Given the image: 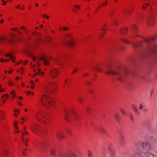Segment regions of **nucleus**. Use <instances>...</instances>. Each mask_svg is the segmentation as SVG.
I'll list each match as a JSON object with an SVG mask.
<instances>
[{"mask_svg": "<svg viewBox=\"0 0 157 157\" xmlns=\"http://www.w3.org/2000/svg\"><path fill=\"white\" fill-rule=\"evenodd\" d=\"M70 36V34H67L65 35V36L67 37H68Z\"/></svg>", "mask_w": 157, "mask_h": 157, "instance_id": "nucleus-51", "label": "nucleus"}, {"mask_svg": "<svg viewBox=\"0 0 157 157\" xmlns=\"http://www.w3.org/2000/svg\"><path fill=\"white\" fill-rule=\"evenodd\" d=\"M4 90L3 89H0V92H4Z\"/></svg>", "mask_w": 157, "mask_h": 157, "instance_id": "nucleus-56", "label": "nucleus"}, {"mask_svg": "<svg viewBox=\"0 0 157 157\" xmlns=\"http://www.w3.org/2000/svg\"><path fill=\"white\" fill-rule=\"evenodd\" d=\"M88 157H93V155L91 152L89 150L87 151Z\"/></svg>", "mask_w": 157, "mask_h": 157, "instance_id": "nucleus-28", "label": "nucleus"}, {"mask_svg": "<svg viewBox=\"0 0 157 157\" xmlns=\"http://www.w3.org/2000/svg\"><path fill=\"white\" fill-rule=\"evenodd\" d=\"M141 43L139 44H135L133 45V47L135 49H137L141 47Z\"/></svg>", "mask_w": 157, "mask_h": 157, "instance_id": "nucleus-18", "label": "nucleus"}, {"mask_svg": "<svg viewBox=\"0 0 157 157\" xmlns=\"http://www.w3.org/2000/svg\"><path fill=\"white\" fill-rule=\"evenodd\" d=\"M120 137H121V138L122 139V140H123L124 139V136H123V135L121 134L120 135Z\"/></svg>", "mask_w": 157, "mask_h": 157, "instance_id": "nucleus-53", "label": "nucleus"}, {"mask_svg": "<svg viewBox=\"0 0 157 157\" xmlns=\"http://www.w3.org/2000/svg\"><path fill=\"white\" fill-rule=\"evenodd\" d=\"M114 117L117 122H118L120 120V117L119 114L117 113H116L114 115Z\"/></svg>", "mask_w": 157, "mask_h": 157, "instance_id": "nucleus-19", "label": "nucleus"}, {"mask_svg": "<svg viewBox=\"0 0 157 157\" xmlns=\"http://www.w3.org/2000/svg\"><path fill=\"white\" fill-rule=\"evenodd\" d=\"M10 94L12 98H14L15 96V93L14 90H12L10 92Z\"/></svg>", "mask_w": 157, "mask_h": 157, "instance_id": "nucleus-27", "label": "nucleus"}, {"mask_svg": "<svg viewBox=\"0 0 157 157\" xmlns=\"http://www.w3.org/2000/svg\"><path fill=\"white\" fill-rule=\"evenodd\" d=\"M31 83L32 84H34V82L33 80L31 81Z\"/></svg>", "mask_w": 157, "mask_h": 157, "instance_id": "nucleus-58", "label": "nucleus"}, {"mask_svg": "<svg viewBox=\"0 0 157 157\" xmlns=\"http://www.w3.org/2000/svg\"><path fill=\"white\" fill-rule=\"evenodd\" d=\"M35 117L36 119L40 121H41V119L40 117H41L42 118V121L44 123H46V119L47 118L46 116L43 115L41 113H36L35 114Z\"/></svg>", "mask_w": 157, "mask_h": 157, "instance_id": "nucleus-5", "label": "nucleus"}, {"mask_svg": "<svg viewBox=\"0 0 157 157\" xmlns=\"http://www.w3.org/2000/svg\"><path fill=\"white\" fill-rule=\"evenodd\" d=\"M0 22L1 23H2L3 22V20L2 19L0 21Z\"/></svg>", "mask_w": 157, "mask_h": 157, "instance_id": "nucleus-63", "label": "nucleus"}, {"mask_svg": "<svg viewBox=\"0 0 157 157\" xmlns=\"http://www.w3.org/2000/svg\"><path fill=\"white\" fill-rule=\"evenodd\" d=\"M63 29L64 31H66L68 29V28L66 27H64L63 28Z\"/></svg>", "mask_w": 157, "mask_h": 157, "instance_id": "nucleus-45", "label": "nucleus"}, {"mask_svg": "<svg viewBox=\"0 0 157 157\" xmlns=\"http://www.w3.org/2000/svg\"><path fill=\"white\" fill-rule=\"evenodd\" d=\"M104 36V34H101L98 36V37L99 39H101V37L103 36Z\"/></svg>", "mask_w": 157, "mask_h": 157, "instance_id": "nucleus-43", "label": "nucleus"}, {"mask_svg": "<svg viewBox=\"0 0 157 157\" xmlns=\"http://www.w3.org/2000/svg\"><path fill=\"white\" fill-rule=\"evenodd\" d=\"M136 147L138 153H134L132 157H157L149 151L151 147L147 142H139L136 145Z\"/></svg>", "mask_w": 157, "mask_h": 157, "instance_id": "nucleus-2", "label": "nucleus"}, {"mask_svg": "<svg viewBox=\"0 0 157 157\" xmlns=\"http://www.w3.org/2000/svg\"><path fill=\"white\" fill-rule=\"evenodd\" d=\"M132 107L133 109H134V110H135V109H136L137 108L134 105H132Z\"/></svg>", "mask_w": 157, "mask_h": 157, "instance_id": "nucleus-50", "label": "nucleus"}, {"mask_svg": "<svg viewBox=\"0 0 157 157\" xmlns=\"http://www.w3.org/2000/svg\"><path fill=\"white\" fill-rule=\"evenodd\" d=\"M39 59L41 60H43L44 61V65H46L49 64L48 60L44 56H43L42 57L39 58Z\"/></svg>", "mask_w": 157, "mask_h": 157, "instance_id": "nucleus-8", "label": "nucleus"}, {"mask_svg": "<svg viewBox=\"0 0 157 157\" xmlns=\"http://www.w3.org/2000/svg\"><path fill=\"white\" fill-rule=\"evenodd\" d=\"M143 110L145 113H147V109L146 108H144Z\"/></svg>", "mask_w": 157, "mask_h": 157, "instance_id": "nucleus-38", "label": "nucleus"}, {"mask_svg": "<svg viewBox=\"0 0 157 157\" xmlns=\"http://www.w3.org/2000/svg\"><path fill=\"white\" fill-rule=\"evenodd\" d=\"M49 75L53 78L56 77L59 74L58 70L56 68H53L50 70Z\"/></svg>", "mask_w": 157, "mask_h": 157, "instance_id": "nucleus-4", "label": "nucleus"}, {"mask_svg": "<svg viewBox=\"0 0 157 157\" xmlns=\"http://www.w3.org/2000/svg\"><path fill=\"white\" fill-rule=\"evenodd\" d=\"M114 11L112 10L110 12V15H112L114 13Z\"/></svg>", "mask_w": 157, "mask_h": 157, "instance_id": "nucleus-49", "label": "nucleus"}, {"mask_svg": "<svg viewBox=\"0 0 157 157\" xmlns=\"http://www.w3.org/2000/svg\"><path fill=\"white\" fill-rule=\"evenodd\" d=\"M123 41L126 43H130L129 42H128V41L127 40H126V39L123 40Z\"/></svg>", "mask_w": 157, "mask_h": 157, "instance_id": "nucleus-46", "label": "nucleus"}, {"mask_svg": "<svg viewBox=\"0 0 157 157\" xmlns=\"http://www.w3.org/2000/svg\"><path fill=\"white\" fill-rule=\"evenodd\" d=\"M108 149L112 156L113 157L114 155V153L112 148L111 145H109L108 146Z\"/></svg>", "mask_w": 157, "mask_h": 157, "instance_id": "nucleus-13", "label": "nucleus"}, {"mask_svg": "<svg viewBox=\"0 0 157 157\" xmlns=\"http://www.w3.org/2000/svg\"><path fill=\"white\" fill-rule=\"evenodd\" d=\"M105 29L106 27L105 26H104L102 28L101 30L102 31L105 30Z\"/></svg>", "mask_w": 157, "mask_h": 157, "instance_id": "nucleus-48", "label": "nucleus"}, {"mask_svg": "<svg viewBox=\"0 0 157 157\" xmlns=\"http://www.w3.org/2000/svg\"><path fill=\"white\" fill-rule=\"evenodd\" d=\"M99 131L102 134H105V135H107V133L106 131L104 129V128L102 126H100L98 128Z\"/></svg>", "mask_w": 157, "mask_h": 157, "instance_id": "nucleus-10", "label": "nucleus"}, {"mask_svg": "<svg viewBox=\"0 0 157 157\" xmlns=\"http://www.w3.org/2000/svg\"><path fill=\"white\" fill-rule=\"evenodd\" d=\"M75 43L74 40H71L70 42H65V44L66 45L72 47L74 45Z\"/></svg>", "mask_w": 157, "mask_h": 157, "instance_id": "nucleus-9", "label": "nucleus"}, {"mask_svg": "<svg viewBox=\"0 0 157 157\" xmlns=\"http://www.w3.org/2000/svg\"><path fill=\"white\" fill-rule=\"evenodd\" d=\"M25 93H27L28 94H29L30 93V91H28L25 92Z\"/></svg>", "mask_w": 157, "mask_h": 157, "instance_id": "nucleus-60", "label": "nucleus"}, {"mask_svg": "<svg viewBox=\"0 0 157 157\" xmlns=\"http://www.w3.org/2000/svg\"><path fill=\"white\" fill-rule=\"evenodd\" d=\"M134 111L137 114H139V113L138 110L137 109H135V110H134Z\"/></svg>", "mask_w": 157, "mask_h": 157, "instance_id": "nucleus-47", "label": "nucleus"}, {"mask_svg": "<svg viewBox=\"0 0 157 157\" xmlns=\"http://www.w3.org/2000/svg\"><path fill=\"white\" fill-rule=\"evenodd\" d=\"M5 38L3 36H1L0 38V40L1 42H2L3 41L5 40Z\"/></svg>", "mask_w": 157, "mask_h": 157, "instance_id": "nucleus-35", "label": "nucleus"}, {"mask_svg": "<svg viewBox=\"0 0 157 157\" xmlns=\"http://www.w3.org/2000/svg\"><path fill=\"white\" fill-rule=\"evenodd\" d=\"M16 7L18 9H19L21 8V6L20 5H18L16 6Z\"/></svg>", "mask_w": 157, "mask_h": 157, "instance_id": "nucleus-52", "label": "nucleus"}, {"mask_svg": "<svg viewBox=\"0 0 157 157\" xmlns=\"http://www.w3.org/2000/svg\"><path fill=\"white\" fill-rule=\"evenodd\" d=\"M38 70L39 72H36L35 74L34 75V76H35L36 75H44V72H41L40 69H38Z\"/></svg>", "mask_w": 157, "mask_h": 157, "instance_id": "nucleus-21", "label": "nucleus"}, {"mask_svg": "<svg viewBox=\"0 0 157 157\" xmlns=\"http://www.w3.org/2000/svg\"><path fill=\"white\" fill-rule=\"evenodd\" d=\"M2 1L3 2V3H2V5H5L6 4V2L4 1V0H2Z\"/></svg>", "mask_w": 157, "mask_h": 157, "instance_id": "nucleus-55", "label": "nucleus"}, {"mask_svg": "<svg viewBox=\"0 0 157 157\" xmlns=\"http://www.w3.org/2000/svg\"><path fill=\"white\" fill-rule=\"evenodd\" d=\"M129 116L131 121H134V118L133 116L132 115H129Z\"/></svg>", "mask_w": 157, "mask_h": 157, "instance_id": "nucleus-30", "label": "nucleus"}, {"mask_svg": "<svg viewBox=\"0 0 157 157\" xmlns=\"http://www.w3.org/2000/svg\"><path fill=\"white\" fill-rule=\"evenodd\" d=\"M8 84L10 86H11L12 85V83L10 82H8Z\"/></svg>", "mask_w": 157, "mask_h": 157, "instance_id": "nucleus-61", "label": "nucleus"}, {"mask_svg": "<svg viewBox=\"0 0 157 157\" xmlns=\"http://www.w3.org/2000/svg\"><path fill=\"white\" fill-rule=\"evenodd\" d=\"M6 56L7 57H9L10 59L12 60V62H15L14 59L15 58L10 54H6Z\"/></svg>", "mask_w": 157, "mask_h": 157, "instance_id": "nucleus-17", "label": "nucleus"}, {"mask_svg": "<svg viewBox=\"0 0 157 157\" xmlns=\"http://www.w3.org/2000/svg\"><path fill=\"white\" fill-rule=\"evenodd\" d=\"M57 63H58V64L59 65H61V63H60V60L59 59H58L57 60Z\"/></svg>", "mask_w": 157, "mask_h": 157, "instance_id": "nucleus-42", "label": "nucleus"}, {"mask_svg": "<svg viewBox=\"0 0 157 157\" xmlns=\"http://www.w3.org/2000/svg\"><path fill=\"white\" fill-rule=\"evenodd\" d=\"M123 71L125 75H127V73L128 72V71L125 69L121 67H119L117 69V70L114 71L113 70H110L106 72L107 74H111L112 75H117V78L119 81L121 82L122 81L123 79L124 78V76L123 74L121 73V72Z\"/></svg>", "mask_w": 157, "mask_h": 157, "instance_id": "nucleus-3", "label": "nucleus"}, {"mask_svg": "<svg viewBox=\"0 0 157 157\" xmlns=\"http://www.w3.org/2000/svg\"><path fill=\"white\" fill-rule=\"evenodd\" d=\"M35 5L36 6H38V4L37 3H36L35 4Z\"/></svg>", "mask_w": 157, "mask_h": 157, "instance_id": "nucleus-64", "label": "nucleus"}, {"mask_svg": "<svg viewBox=\"0 0 157 157\" xmlns=\"http://www.w3.org/2000/svg\"><path fill=\"white\" fill-rule=\"evenodd\" d=\"M146 56V54H144V53H143V54H142L141 55V57L142 59H144V58H145Z\"/></svg>", "mask_w": 157, "mask_h": 157, "instance_id": "nucleus-33", "label": "nucleus"}, {"mask_svg": "<svg viewBox=\"0 0 157 157\" xmlns=\"http://www.w3.org/2000/svg\"><path fill=\"white\" fill-rule=\"evenodd\" d=\"M144 108V105L142 103L139 104V107H138L139 109L140 110H143Z\"/></svg>", "mask_w": 157, "mask_h": 157, "instance_id": "nucleus-24", "label": "nucleus"}, {"mask_svg": "<svg viewBox=\"0 0 157 157\" xmlns=\"http://www.w3.org/2000/svg\"><path fill=\"white\" fill-rule=\"evenodd\" d=\"M50 152L52 155H54L55 153V151L53 149H52L50 151Z\"/></svg>", "mask_w": 157, "mask_h": 157, "instance_id": "nucleus-36", "label": "nucleus"}, {"mask_svg": "<svg viewBox=\"0 0 157 157\" xmlns=\"http://www.w3.org/2000/svg\"><path fill=\"white\" fill-rule=\"evenodd\" d=\"M56 136L57 138L59 139H62L64 137V136L62 135L61 133L59 132H56Z\"/></svg>", "mask_w": 157, "mask_h": 157, "instance_id": "nucleus-15", "label": "nucleus"}, {"mask_svg": "<svg viewBox=\"0 0 157 157\" xmlns=\"http://www.w3.org/2000/svg\"><path fill=\"white\" fill-rule=\"evenodd\" d=\"M17 124V123H16L15 121H14V126L15 128L16 129H17L18 128V127L16 125V124Z\"/></svg>", "mask_w": 157, "mask_h": 157, "instance_id": "nucleus-37", "label": "nucleus"}, {"mask_svg": "<svg viewBox=\"0 0 157 157\" xmlns=\"http://www.w3.org/2000/svg\"><path fill=\"white\" fill-rule=\"evenodd\" d=\"M83 101L82 99H79V102H82Z\"/></svg>", "mask_w": 157, "mask_h": 157, "instance_id": "nucleus-59", "label": "nucleus"}, {"mask_svg": "<svg viewBox=\"0 0 157 157\" xmlns=\"http://www.w3.org/2000/svg\"><path fill=\"white\" fill-rule=\"evenodd\" d=\"M87 92L91 95L94 94V90L91 89H88L87 90Z\"/></svg>", "mask_w": 157, "mask_h": 157, "instance_id": "nucleus-25", "label": "nucleus"}, {"mask_svg": "<svg viewBox=\"0 0 157 157\" xmlns=\"http://www.w3.org/2000/svg\"><path fill=\"white\" fill-rule=\"evenodd\" d=\"M0 60H1V61L2 62H5V61H6V62H7V61H8V60H8V59H5V61H4V60H3V59H2L1 58V59H0Z\"/></svg>", "mask_w": 157, "mask_h": 157, "instance_id": "nucleus-39", "label": "nucleus"}, {"mask_svg": "<svg viewBox=\"0 0 157 157\" xmlns=\"http://www.w3.org/2000/svg\"><path fill=\"white\" fill-rule=\"evenodd\" d=\"M157 48L155 45H152L149 49L150 51L153 54H155L156 52Z\"/></svg>", "mask_w": 157, "mask_h": 157, "instance_id": "nucleus-7", "label": "nucleus"}, {"mask_svg": "<svg viewBox=\"0 0 157 157\" xmlns=\"http://www.w3.org/2000/svg\"><path fill=\"white\" fill-rule=\"evenodd\" d=\"M6 98L7 99H9V95L8 94H5Z\"/></svg>", "mask_w": 157, "mask_h": 157, "instance_id": "nucleus-40", "label": "nucleus"}, {"mask_svg": "<svg viewBox=\"0 0 157 157\" xmlns=\"http://www.w3.org/2000/svg\"><path fill=\"white\" fill-rule=\"evenodd\" d=\"M107 3V1L106 0L105 2H103L102 3V4L101 6V7H104V6H105L106 5Z\"/></svg>", "mask_w": 157, "mask_h": 157, "instance_id": "nucleus-34", "label": "nucleus"}, {"mask_svg": "<svg viewBox=\"0 0 157 157\" xmlns=\"http://www.w3.org/2000/svg\"><path fill=\"white\" fill-rule=\"evenodd\" d=\"M4 113L2 111H0V120L1 119H4Z\"/></svg>", "mask_w": 157, "mask_h": 157, "instance_id": "nucleus-23", "label": "nucleus"}, {"mask_svg": "<svg viewBox=\"0 0 157 157\" xmlns=\"http://www.w3.org/2000/svg\"><path fill=\"white\" fill-rule=\"evenodd\" d=\"M120 110L123 116H125L126 115V112L124 110L121 108L120 109Z\"/></svg>", "mask_w": 157, "mask_h": 157, "instance_id": "nucleus-26", "label": "nucleus"}, {"mask_svg": "<svg viewBox=\"0 0 157 157\" xmlns=\"http://www.w3.org/2000/svg\"><path fill=\"white\" fill-rule=\"evenodd\" d=\"M154 19L151 17H150L149 18H148L147 22L149 24H151V23H152Z\"/></svg>", "mask_w": 157, "mask_h": 157, "instance_id": "nucleus-22", "label": "nucleus"}, {"mask_svg": "<svg viewBox=\"0 0 157 157\" xmlns=\"http://www.w3.org/2000/svg\"><path fill=\"white\" fill-rule=\"evenodd\" d=\"M21 140L24 142H25V141L24 140V139L22 137L21 138Z\"/></svg>", "mask_w": 157, "mask_h": 157, "instance_id": "nucleus-62", "label": "nucleus"}, {"mask_svg": "<svg viewBox=\"0 0 157 157\" xmlns=\"http://www.w3.org/2000/svg\"><path fill=\"white\" fill-rule=\"evenodd\" d=\"M131 30L133 33H134L137 32V29H136V26L135 25H133L132 29H131Z\"/></svg>", "mask_w": 157, "mask_h": 157, "instance_id": "nucleus-20", "label": "nucleus"}, {"mask_svg": "<svg viewBox=\"0 0 157 157\" xmlns=\"http://www.w3.org/2000/svg\"><path fill=\"white\" fill-rule=\"evenodd\" d=\"M154 39L153 38L144 39V42L147 43H150L151 41H153Z\"/></svg>", "mask_w": 157, "mask_h": 157, "instance_id": "nucleus-16", "label": "nucleus"}, {"mask_svg": "<svg viewBox=\"0 0 157 157\" xmlns=\"http://www.w3.org/2000/svg\"><path fill=\"white\" fill-rule=\"evenodd\" d=\"M130 12H131V10H127L126 11H124V14L125 15L126 13L129 14Z\"/></svg>", "mask_w": 157, "mask_h": 157, "instance_id": "nucleus-29", "label": "nucleus"}, {"mask_svg": "<svg viewBox=\"0 0 157 157\" xmlns=\"http://www.w3.org/2000/svg\"><path fill=\"white\" fill-rule=\"evenodd\" d=\"M32 130L34 133H37L40 130V126L38 124H34L30 126Z\"/></svg>", "mask_w": 157, "mask_h": 157, "instance_id": "nucleus-6", "label": "nucleus"}, {"mask_svg": "<svg viewBox=\"0 0 157 157\" xmlns=\"http://www.w3.org/2000/svg\"><path fill=\"white\" fill-rule=\"evenodd\" d=\"M128 29V28H126L124 29H120L119 32L121 34H125L126 33V31Z\"/></svg>", "mask_w": 157, "mask_h": 157, "instance_id": "nucleus-14", "label": "nucleus"}, {"mask_svg": "<svg viewBox=\"0 0 157 157\" xmlns=\"http://www.w3.org/2000/svg\"><path fill=\"white\" fill-rule=\"evenodd\" d=\"M57 85L54 82H51L44 86L39 98L41 103L44 105L49 107L53 105L54 102L52 98L46 95V94H52L56 90Z\"/></svg>", "mask_w": 157, "mask_h": 157, "instance_id": "nucleus-1", "label": "nucleus"}, {"mask_svg": "<svg viewBox=\"0 0 157 157\" xmlns=\"http://www.w3.org/2000/svg\"><path fill=\"white\" fill-rule=\"evenodd\" d=\"M86 111L87 112H88L89 113H90V112L91 111V109L89 107H87L86 108Z\"/></svg>", "mask_w": 157, "mask_h": 157, "instance_id": "nucleus-31", "label": "nucleus"}, {"mask_svg": "<svg viewBox=\"0 0 157 157\" xmlns=\"http://www.w3.org/2000/svg\"><path fill=\"white\" fill-rule=\"evenodd\" d=\"M67 132L69 133V134H70V135H71V132L70 131V129H67Z\"/></svg>", "mask_w": 157, "mask_h": 157, "instance_id": "nucleus-44", "label": "nucleus"}, {"mask_svg": "<svg viewBox=\"0 0 157 157\" xmlns=\"http://www.w3.org/2000/svg\"><path fill=\"white\" fill-rule=\"evenodd\" d=\"M32 57L33 60L34 61H35L36 60V59L35 58V57L34 56H32Z\"/></svg>", "mask_w": 157, "mask_h": 157, "instance_id": "nucleus-54", "label": "nucleus"}, {"mask_svg": "<svg viewBox=\"0 0 157 157\" xmlns=\"http://www.w3.org/2000/svg\"><path fill=\"white\" fill-rule=\"evenodd\" d=\"M62 157H76V156L74 153H71L69 155H68L67 153H64L62 154Z\"/></svg>", "mask_w": 157, "mask_h": 157, "instance_id": "nucleus-12", "label": "nucleus"}, {"mask_svg": "<svg viewBox=\"0 0 157 157\" xmlns=\"http://www.w3.org/2000/svg\"><path fill=\"white\" fill-rule=\"evenodd\" d=\"M77 71V69H76L73 72H72V73H75Z\"/></svg>", "mask_w": 157, "mask_h": 157, "instance_id": "nucleus-57", "label": "nucleus"}, {"mask_svg": "<svg viewBox=\"0 0 157 157\" xmlns=\"http://www.w3.org/2000/svg\"><path fill=\"white\" fill-rule=\"evenodd\" d=\"M154 92V91L153 90H151L150 91V96H151Z\"/></svg>", "mask_w": 157, "mask_h": 157, "instance_id": "nucleus-41", "label": "nucleus"}, {"mask_svg": "<svg viewBox=\"0 0 157 157\" xmlns=\"http://www.w3.org/2000/svg\"><path fill=\"white\" fill-rule=\"evenodd\" d=\"M64 112L65 113V114L64 115V117L65 119L66 120V121H68V117L70 115L69 114V112L67 110H64Z\"/></svg>", "mask_w": 157, "mask_h": 157, "instance_id": "nucleus-11", "label": "nucleus"}, {"mask_svg": "<svg viewBox=\"0 0 157 157\" xmlns=\"http://www.w3.org/2000/svg\"><path fill=\"white\" fill-rule=\"evenodd\" d=\"M94 69L98 70V71H99L101 72V71H102V70L100 68H98V67H94Z\"/></svg>", "mask_w": 157, "mask_h": 157, "instance_id": "nucleus-32", "label": "nucleus"}]
</instances>
